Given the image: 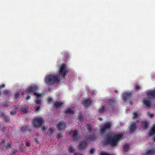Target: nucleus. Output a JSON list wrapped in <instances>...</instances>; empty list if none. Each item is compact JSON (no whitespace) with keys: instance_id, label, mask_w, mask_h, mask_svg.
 Segmentation results:
<instances>
[{"instance_id":"obj_10","label":"nucleus","mask_w":155,"mask_h":155,"mask_svg":"<svg viewBox=\"0 0 155 155\" xmlns=\"http://www.w3.org/2000/svg\"><path fill=\"white\" fill-rule=\"evenodd\" d=\"M147 96L150 98H155V89L153 91H151L147 92Z\"/></svg>"},{"instance_id":"obj_32","label":"nucleus","mask_w":155,"mask_h":155,"mask_svg":"<svg viewBox=\"0 0 155 155\" xmlns=\"http://www.w3.org/2000/svg\"><path fill=\"white\" fill-rule=\"evenodd\" d=\"M4 93L6 95H9L11 94V92L8 90L5 91H4Z\"/></svg>"},{"instance_id":"obj_50","label":"nucleus","mask_w":155,"mask_h":155,"mask_svg":"<svg viewBox=\"0 0 155 155\" xmlns=\"http://www.w3.org/2000/svg\"><path fill=\"white\" fill-rule=\"evenodd\" d=\"M2 144L4 145V146H5V139H3L2 140Z\"/></svg>"},{"instance_id":"obj_57","label":"nucleus","mask_w":155,"mask_h":155,"mask_svg":"<svg viewBox=\"0 0 155 155\" xmlns=\"http://www.w3.org/2000/svg\"><path fill=\"white\" fill-rule=\"evenodd\" d=\"M74 155H82L81 154H80L79 153H76Z\"/></svg>"},{"instance_id":"obj_51","label":"nucleus","mask_w":155,"mask_h":155,"mask_svg":"<svg viewBox=\"0 0 155 155\" xmlns=\"http://www.w3.org/2000/svg\"><path fill=\"white\" fill-rule=\"evenodd\" d=\"M31 97L29 95H27L26 98V99L27 100H28Z\"/></svg>"},{"instance_id":"obj_29","label":"nucleus","mask_w":155,"mask_h":155,"mask_svg":"<svg viewBox=\"0 0 155 155\" xmlns=\"http://www.w3.org/2000/svg\"><path fill=\"white\" fill-rule=\"evenodd\" d=\"M4 118L6 122H8L9 121L10 118L8 116H7V115H5V116Z\"/></svg>"},{"instance_id":"obj_55","label":"nucleus","mask_w":155,"mask_h":155,"mask_svg":"<svg viewBox=\"0 0 155 155\" xmlns=\"http://www.w3.org/2000/svg\"><path fill=\"white\" fill-rule=\"evenodd\" d=\"M98 119L100 120H102V117H99L98 118Z\"/></svg>"},{"instance_id":"obj_9","label":"nucleus","mask_w":155,"mask_h":155,"mask_svg":"<svg viewBox=\"0 0 155 155\" xmlns=\"http://www.w3.org/2000/svg\"><path fill=\"white\" fill-rule=\"evenodd\" d=\"M91 102L89 99L84 100L82 102V104L84 106L85 108L91 106Z\"/></svg>"},{"instance_id":"obj_5","label":"nucleus","mask_w":155,"mask_h":155,"mask_svg":"<svg viewBox=\"0 0 155 155\" xmlns=\"http://www.w3.org/2000/svg\"><path fill=\"white\" fill-rule=\"evenodd\" d=\"M111 124L110 122H108L102 126V127L100 130L101 134H104L107 130H110Z\"/></svg>"},{"instance_id":"obj_56","label":"nucleus","mask_w":155,"mask_h":155,"mask_svg":"<svg viewBox=\"0 0 155 155\" xmlns=\"http://www.w3.org/2000/svg\"><path fill=\"white\" fill-rule=\"evenodd\" d=\"M114 91L116 93H117L118 92V91L117 90H115Z\"/></svg>"},{"instance_id":"obj_24","label":"nucleus","mask_w":155,"mask_h":155,"mask_svg":"<svg viewBox=\"0 0 155 155\" xmlns=\"http://www.w3.org/2000/svg\"><path fill=\"white\" fill-rule=\"evenodd\" d=\"M28 128V126L27 125H25L23 126L21 130V132L24 133L25 132L26 129Z\"/></svg>"},{"instance_id":"obj_49","label":"nucleus","mask_w":155,"mask_h":155,"mask_svg":"<svg viewBox=\"0 0 155 155\" xmlns=\"http://www.w3.org/2000/svg\"><path fill=\"white\" fill-rule=\"evenodd\" d=\"M25 145H26V146H27V147H29L30 145V143L29 142H28V141H27Z\"/></svg>"},{"instance_id":"obj_52","label":"nucleus","mask_w":155,"mask_h":155,"mask_svg":"<svg viewBox=\"0 0 155 155\" xmlns=\"http://www.w3.org/2000/svg\"><path fill=\"white\" fill-rule=\"evenodd\" d=\"M5 87V85L4 84H3L1 85L0 86V88H4Z\"/></svg>"},{"instance_id":"obj_43","label":"nucleus","mask_w":155,"mask_h":155,"mask_svg":"<svg viewBox=\"0 0 155 155\" xmlns=\"http://www.w3.org/2000/svg\"><path fill=\"white\" fill-rule=\"evenodd\" d=\"M89 152L90 154H93L95 152L94 150V149H92L89 151Z\"/></svg>"},{"instance_id":"obj_3","label":"nucleus","mask_w":155,"mask_h":155,"mask_svg":"<svg viewBox=\"0 0 155 155\" xmlns=\"http://www.w3.org/2000/svg\"><path fill=\"white\" fill-rule=\"evenodd\" d=\"M44 121V120L41 117H36L34 118L32 121L33 127L35 128L40 127Z\"/></svg>"},{"instance_id":"obj_25","label":"nucleus","mask_w":155,"mask_h":155,"mask_svg":"<svg viewBox=\"0 0 155 155\" xmlns=\"http://www.w3.org/2000/svg\"><path fill=\"white\" fill-rule=\"evenodd\" d=\"M130 148L128 144H125L124 146V150L125 152H127L128 151L129 149H130Z\"/></svg>"},{"instance_id":"obj_61","label":"nucleus","mask_w":155,"mask_h":155,"mask_svg":"<svg viewBox=\"0 0 155 155\" xmlns=\"http://www.w3.org/2000/svg\"><path fill=\"white\" fill-rule=\"evenodd\" d=\"M1 91H0V96H1Z\"/></svg>"},{"instance_id":"obj_47","label":"nucleus","mask_w":155,"mask_h":155,"mask_svg":"<svg viewBox=\"0 0 155 155\" xmlns=\"http://www.w3.org/2000/svg\"><path fill=\"white\" fill-rule=\"evenodd\" d=\"M53 99L52 98H49L48 99V103H49L51 101H52Z\"/></svg>"},{"instance_id":"obj_42","label":"nucleus","mask_w":155,"mask_h":155,"mask_svg":"<svg viewBox=\"0 0 155 155\" xmlns=\"http://www.w3.org/2000/svg\"><path fill=\"white\" fill-rule=\"evenodd\" d=\"M134 119H135L137 116L138 113L137 112H135L134 113Z\"/></svg>"},{"instance_id":"obj_21","label":"nucleus","mask_w":155,"mask_h":155,"mask_svg":"<svg viewBox=\"0 0 155 155\" xmlns=\"http://www.w3.org/2000/svg\"><path fill=\"white\" fill-rule=\"evenodd\" d=\"M143 102L147 107H150L151 106V103L149 100H143Z\"/></svg>"},{"instance_id":"obj_14","label":"nucleus","mask_w":155,"mask_h":155,"mask_svg":"<svg viewBox=\"0 0 155 155\" xmlns=\"http://www.w3.org/2000/svg\"><path fill=\"white\" fill-rule=\"evenodd\" d=\"M154 134H155V124L152 126L149 131L148 135L150 136H151Z\"/></svg>"},{"instance_id":"obj_15","label":"nucleus","mask_w":155,"mask_h":155,"mask_svg":"<svg viewBox=\"0 0 155 155\" xmlns=\"http://www.w3.org/2000/svg\"><path fill=\"white\" fill-rule=\"evenodd\" d=\"M64 113L65 114H74L73 111L70 108H68L66 109V110L64 111Z\"/></svg>"},{"instance_id":"obj_40","label":"nucleus","mask_w":155,"mask_h":155,"mask_svg":"<svg viewBox=\"0 0 155 155\" xmlns=\"http://www.w3.org/2000/svg\"><path fill=\"white\" fill-rule=\"evenodd\" d=\"M84 118L81 115H80L79 116V120L81 121L83 120Z\"/></svg>"},{"instance_id":"obj_54","label":"nucleus","mask_w":155,"mask_h":155,"mask_svg":"<svg viewBox=\"0 0 155 155\" xmlns=\"http://www.w3.org/2000/svg\"><path fill=\"white\" fill-rule=\"evenodd\" d=\"M153 141L155 142V136H154L153 138Z\"/></svg>"},{"instance_id":"obj_31","label":"nucleus","mask_w":155,"mask_h":155,"mask_svg":"<svg viewBox=\"0 0 155 155\" xmlns=\"http://www.w3.org/2000/svg\"><path fill=\"white\" fill-rule=\"evenodd\" d=\"M134 87L136 90H138L140 89V87L137 84L134 85Z\"/></svg>"},{"instance_id":"obj_35","label":"nucleus","mask_w":155,"mask_h":155,"mask_svg":"<svg viewBox=\"0 0 155 155\" xmlns=\"http://www.w3.org/2000/svg\"><path fill=\"white\" fill-rule=\"evenodd\" d=\"M6 115L2 112H0V117H4Z\"/></svg>"},{"instance_id":"obj_38","label":"nucleus","mask_w":155,"mask_h":155,"mask_svg":"<svg viewBox=\"0 0 155 155\" xmlns=\"http://www.w3.org/2000/svg\"><path fill=\"white\" fill-rule=\"evenodd\" d=\"M19 95H20V94H19V92H16L15 93V98H17L19 96Z\"/></svg>"},{"instance_id":"obj_34","label":"nucleus","mask_w":155,"mask_h":155,"mask_svg":"<svg viewBox=\"0 0 155 155\" xmlns=\"http://www.w3.org/2000/svg\"><path fill=\"white\" fill-rule=\"evenodd\" d=\"M100 155H111L108 154L105 152H101L100 153Z\"/></svg>"},{"instance_id":"obj_48","label":"nucleus","mask_w":155,"mask_h":155,"mask_svg":"<svg viewBox=\"0 0 155 155\" xmlns=\"http://www.w3.org/2000/svg\"><path fill=\"white\" fill-rule=\"evenodd\" d=\"M12 153L13 154H15L18 152L17 150H16L15 149H12Z\"/></svg>"},{"instance_id":"obj_11","label":"nucleus","mask_w":155,"mask_h":155,"mask_svg":"<svg viewBox=\"0 0 155 155\" xmlns=\"http://www.w3.org/2000/svg\"><path fill=\"white\" fill-rule=\"evenodd\" d=\"M72 133V138L74 140H77L78 139V135L76 130H74L71 132Z\"/></svg>"},{"instance_id":"obj_33","label":"nucleus","mask_w":155,"mask_h":155,"mask_svg":"<svg viewBox=\"0 0 155 155\" xmlns=\"http://www.w3.org/2000/svg\"><path fill=\"white\" fill-rule=\"evenodd\" d=\"M87 129L90 133L92 132V127L90 125H87Z\"/></svg>"},{"instance_id":"obj_36","label":"nucleus","mask_w":155,"mask_h":155,"mask_svg":"<svg viewBox=\"0 0 155 155\" xmlns=\"http://www.w3.org/2000/svg\"><path fill=\"white\" fill-rule=\"evenodd\" d=\"M41 100H36L35 101V103L39 105H40L41 104Z\"/></svg>"},{"instance_id":"obj_45","label":"nucleus","mask_w":155,"mask_h":155,"mask_svg":"<svg viewBox=\"0 0 155 155\" xmlns=\"http://www.w3.org/2000/svg\"><path fill=\"white\" fill-rule=\"evenodd\" d=\"M148 116L150 118H152L153 117V114L152 113H148Z\"/></svg>"},{"instance_id":"obj_53","label":"nucleus","mask_w":155,"mask_h":155,"mask_svg":"<svg viewBox=\"0 0 155 155\" xmlns=\"http://www.w3.org/2000/svg\"><path fill=\"white\" fill-rule=\"evenodd\" d=\"M42 129L43 130L45 131V130H46V128L45 127H42Z\"/></svg>"},{"instance_id":"obj_2","label":"nucleus","mask_w":155,"mask_h":155,"mask_svg":"<svg viewBox=\"0 0 155 155\" xmlns=\"http://www.w3.org/2000/svg\"><path fill=\"white\" fill-rule=\"evenodd\" d=\"M45 81L47 85L51 86L55 83H59L60 81V78L57 75L50 74L46 77Z\"/></svg>"},{"instance_id":"obj_27","label":"nucleus","mask_w":155,"mask_h":155,"mask_svg":"<svg viewBox=\"0 0 155 155\" xmlns=\"http://www.w3.org/2000/svg\"><path fill=\"white\" fill-rule=\"evenodd\" d=\"M74 151V150L72 145H70L69 147L68 151L70 153H72Z\"/></svg>"},{"instance_id":"obj_13","label":"nucleus","mask_w":155,"mask_h":155,"mask_svg":"<svg viewBox=\"0 0 155 155\" xmlns=\"http://www.w3.org/2000/svg\"><path fill=\"white\" fill-rule=\"evenodd\" d=\"M63 104V103L62 102L57 101L54 104V107L55 108H58L60 107H62V105Z\"/></svg>"},{"instance_id":"obj_46","label":"nucleus","mask_w":155,"mask_h":155,"mask_svg":"<svg viewBox=\"0 0 155 155\" xmlns=\"http://www.w3.org/2000/svg\"><path fill=\"white\" fill-rule=\"evenodd\" d=\"M6 147L7 148H10L11 147L10 144L9 143H8L6 145Z\"/></svg>"},{"instance_id":"obj_44","label":"nucleus","mask_w":155,"mask_h":155,"mask_svg":"<svg viewBox=\"0 0 155 155\" xmlns=\"http://www.w3.org/2000/svg\"><path fill=\"white\" fill-rule=\"evenodd\" d=\"M35 142L37 144L39 143V142L38 140V139L37 138H35L34 139Z\"/></svg>"},{"instance_id":"obj_22","label":"nucleus","mask_w":155,"mask_h":155,"mask_svg":"<svg viewBox=\"0 0 155 155\" xmlns=\"http://www.w3.org/2000/svg\"><path fill=\"white\" fill-rule=\"evenodd\" d=\"M115 100L114 99H111L109 100L108 101V103L109 105H113L115 104Z\"/></svg>"},{"instance_id":"obj_4","label":"nucleus","mask_w":155,"mask_h":155,"mask_svg":"<svg viewBox=\"0 0 155 155\" xmlns=\"http://www.w3.org/2000/svg\"><path fill=\"white\" fill-rule=\"evenodd\" d=\"M68 73L67 66L65 64H63L60 66L59 73V75L63 78H64L65 76Z\"/></svg>"},{"instance_id":"obj_6","label":"nucleus","mask_w":155,"mask_h":155,"mask_svg":"<svg viewBox=\"0 0 155 155\" xmlns=\"http://www.w3.org/2000/svg\"><path fill=\"white\" fill-rule=\"evenodd\" d=\"M66 127V123L64 121H59L56 126L57 129L58 130H64Z\"/></svg>"},{"instance_id":"obj_60","label":"nucleus","mask_w":155,"mask_h":155,"mask_svg":"<svg viewBox=\"0 0 155 155\" xmlns=\"http://www.w3.org/2000/svg\"><path fill=\"white\" fill-rule=\"evenodd\" d=\"M18 105H17V106H14V107H18Z\"/></svg>"},{"instance_id":"obj_41","label":"nucleus","mask_w":155,"mask_h":155,"mask_svg":"<svg viewBox=\"0 0 155 155\" xmlns=\"http://www.w3.org/2000/svg\"><path fill=\"white\" fill-rule=\"evenodd\" d=\"M63 136L62 134H59L57 135V138L59 139Z\"/></svg>"},{"instance_id":"obj_7","label":"nucleus","mask_w":155,"mask_h":155,"mask_svg":"<svg viewBox=\"0 0 155 155\" xmlns=\"http://www.w3.org/2000/svg\"><path fill=\"white\" fill-rule=\"evenodd\" d=\"M38 88V87L35 85H31L28 87L25 92L27 93L30 92H35Z\"/></svg>"},{"instance_id":"obj_26","label":"nucleus","mask_w":155,"mask_h":155,"mask_svg":"<svg viewBox=\"0 0 155 155\" xmlns=\"http://www.w3.org/2000/svg\"><path fill=\"white\" fill-rule=\"evenodd\" d=\"M142 125L143 129H145L147 127L148 124L146 121H144L143 122Z\"/></svg>"},{"instance_id":"obj_37","label":"nucleus","mask_w":155,"mask_h":155,"mask_svg":"<svg viewBox=\"0 0 155 155\" xmlns=\"http://www.w3.org/2000/svg\"><path fill=\"white\" fill-rule=\"evenodd\" d=\"M16 112L15 111L12 110L10 111V114L11 115H14L16 114Z\"/></svg>"},{"instance_id":"obj_12","label":"nucleus","mask_w":155,"mask_h":155,"mask_svg":"<svg viewBox=\"0 0 155 155\" xmlns=\"http://www.w3.org/2000/svg\"><path fill=\"white\" fill-rule=\"evenodd\" d=\"M131 95V94L130 93H125L123 95L124 100L126 101L128 100L130 97Z\"/></svg>"},{"instance_id":"obj_59","label":"nucleus","mask_w":155,"mask_h":155,"mask_svg":"<svg viewBox=\"0 0 155 155\" xmlns=\"http://www.w3.org/2000/svg\"><path fill=\"white\" fill-rule=\"evenodd\" d=\"M5 107H8V106L7 104L5 105Z\"/></svg>"},{"instance_id":"obj_8","label":"nucleus","mask_w":155,"mask_h":155,"mask_svg":"<svg viewBox=\"0 0 155 155\" xmlns=\"http://www.w3.org/2000/svg\"><path fill=\"white\" fill-rule=\"evenodd\" d=\"M78 146L79 150H83L87 147L88 144L86 141H84L80 142Z\"/></svg>"},{"instance_id":"obj_39","label":"nucleus","mask_w":155,"mask_h":155,"mask_svg":"<svg viewBox=\"0 0 155 155\" xmlns=\"http://www.w3.org/2000/svg\"><path fill=\"white\" fill-rule=\"evenodd\" d=\"M40 106H35V111H38V110H39L40 109Z\"/></svg>"},{"instance_id":"obj_19","label":"nucleus","mask_w":155,"mask_h":155,"mask_svg":"<svg viewBox=\"0 0 155 155\" xmlns=\"http://www.w3.org/2000/svg\"><path fill=\"white\" fill-rule=\"evenodd\" d=\"M105 107L104 106H102L99 109V113L101 114H103L105 112Z\"/></svg>"},{"instance_id":"obj_58","label":"nucleus","mask_w":155,"mask_h":155,"mask_svg":"<svg viewBox=\"0 0 155 155\" xmlns=\"http://www.w3.org/2000/svg\"><path fill=\"white\" fill-rule=\"evenodd\" d=\"M21 95H23L24 94V92H22L21 93Z\"/></svg>"},{"instance_id":"obj_20","label":"nucleus","mask_w":155,"mask_h":155,"mask_svg":"<svg viewBox=\"0 0 155 155\" xmlns=\"http://www.w3.org/2000/svg\"><path fill=\"white\" fill-rule=\"evenodd\" d=\"M136 128V124L135 123L132 124L130 126V130L131 132H133Z\"/></svg>"},{"instance_id":"obj_23","label":"nucleus","mask_w":155,"mask_h":155,"mask_svg":"<svg viewBox=\"0 0 155 155\" xmlns=\"http://www.w3.org/2000/svg\"><path fill=\"white\" fill-rule=\"evenodd\" d=\"M55 129L54 127H51L49 128L48 132V134H52L54 132V131Z\"/></svg>"},{"instance_id":"obj_30","label":"nucleus","mask_w":155,"mask_h":155,"mask_svg":"<svg viewBox=\"0 0 155 155\" xmlns=\"http://www.w3.org/2000/svg\"><path fill=\"white\" fill-rule=\"evenodd\" d=\"M32 94L33 95L36 96L37 98L41 97V94L38 93L36 92V91L35 92L32 93Z\"/></svg>"},{"instance_id":"obj_28","label":"nucleus","mask_w":155,"mask_h":155,"mask_svg":"<svg viewBox=\"0 0 155 155\" xmlns=\"http://www.w3.org/2000/svg\"><path fill=\"white\" fill-rule=\"evenodd\" d=\"M21 111L23 113L26 114L27 113L28 110L26 108H21Z\"/></svg>"},{"instance_id":"obj_1","label":"nucleus","mask_w":155,"mask_h":155,"mask_svg":"<svg viewBox=\"0 0 155 155\" xmlns=\"http://www.w3.org/2000/svg\"><path fill=\"white\" fill-rule=\"evenodd\" d=\"M123 137V135L122 134L114 135V133L110 132L105 136L104 143L105 145L109 144L112 147H114Z\"/></svg>"},{"instance_id":"obj_17","label":"nucleus","mask_w":155,"mask_h":155,"mask_svg":"<svg viewBox=\"0 0 155 155\" xmlns=\"http://www.w3.org/2000/svg\"><path fill=\"white\" fill-rule=\"evenodd\" d=\"M63 56L64 61L67 62L68 61V59L69 58V55L68 52H64V53Z\"/></svg>"},{"instance_id":"obj_16","label":"nucleus","mask_w":155,"mask_h":155,"mask_svg":"<svg viewBox=\"0 0 155 155\" xmlns=\"http://www.w3.org/2000/svg\"><path fill=\"white\" fill-rule=\"evenodd\" d=\"M87 139H89L90 141H93L96 139V137L94 134H91L88 136Z\"/></svg>"},{"instance_id":"obj_18","label":"nucleus","mask_w":155,"mask_h":155,"mask_svg":"<svg viewBox=\"0 0 155 155\" xmlns=\"http://www.w3.org/2000/svg\"><path fill=\"white\" fill-rule=\"evenodd\" d=\"M155 153V150L153 149L148 150L146 152L145 155H152Z\"/></svg>"}]
</instances>
